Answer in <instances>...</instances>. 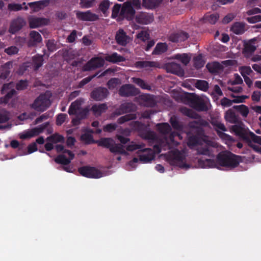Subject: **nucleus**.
I'll return each mask as SVG.
<instances>
[{
	"mask_svg": "<svg viewBox=\"0 0 261 261\" xmlns=\"http://www.w3.org/2000/svg\"><path fill=\"white\" fill-rule=\"evenodd\" d=\"M198 152L200 154L205 155L208 156L212 155V152L209 147L207 146L199 148Z\"/></svg>",
	"mask_w": 261,
	"mask_h": 261,
	"instance_id": "0e129e2a",
	"label": "nucleus"
},
{
	"mask_svg": "<svg viewBox=\"0 0 261 261\" xmlns=\"http://www.w3.org/2000/svg\"><path fill=\"white\" fill-rule=\"evenodd\" d=\"M79 172L83 176L90 178H99L102 177V172L95 167L85 166L78 169Z\"/></svg>",
	"mask_w": 261,
	"mask_h": 261,
	"instance_id": "39448f33",
	"label": "nucleus"
},
{
	"mask_svg": "<svg viewBox=\"0 0 261 261\" xmlns=\"http://www.w3.org/2000/svg\"><path fill=\"white\" fill-rule=\"evenodd\" d=\"M6 93V94L4 97L0 98V103H8L10 100L17 94V92L15 89H11V90Z\"/></svg>",
	"mask_w": 261,
	"mask_h": 261,
	"instance_id": "e433bc0d",
	"label": "nucleus"
},
{
	"mask_svg": "<svg viewBox=\"0 0 261 261\" xmlns=\"http://www.w3.org/2000/svg\"><path fill=\"white\" fill-rule=\"evenodd\" d=\"M81 101L79 99L72 102L68 109V112L69 115H76L79 110H80L81 108Z\"/></svg>",
	"mask_w": 261,
	"mask_h": 261,
	"instance_id": "7c9ffc66",
	"label": "nucleus"
},
{
	"mask_svg": "<svg viewBox=\"0 0 261 261\" xmlns=\"http://www.w3.org/2000/svg\"><path fill=\"white\" fill-rule=\"evenodd\" d=\"M67 115L64 113H60L58 115L56 119V124L57 125H61L66 120Z\"/></svg>",
	"mask_w": 261,
	"mask_h": 261,
	"instance_id": "680f3d73",
	"label": "nucleus"
},
{
	"mask_svg": "<svg viewBox=\"0 0 261 261\" xmlns=\"http://www.w3.org/2000/svg\"><path fill=\"white\" fill-rule=\"evenodd\" d=\"M210 72L212 73H218L223 70V66L219 62H214L212 63H207L206 66Z\"/></svg>",
	"mask_w": 261,
	"mask_h": 261,
	"instance_id": "c85d7f7f",
	"label": "nucleus"
},
{
	"mask_svg": "<svg viewBox=\"0 0 261 261\" xmlns=\"http://www.w3.org/2000/svg\"><path fill=\"white\" fill-rule=\"evenodd\" d=\"M46 140L53 143H57L58 142H63L64 141V138L62 135L58 133H55L48 136L46 138Z\"/></svg>",
	"mask_w": 261,
	"mask_h": 261,
	"instance_id": "58836bf2",
	"label": "nucleus"
},
{
	"mask_svg": "<svg viewBox=\"0 0 261 261\" xmlns=\"http://www.w3.org/2000/svg\"><path fill=\"white\" fill-rule=\"evenodd\" d=\"M116 42L120 45L125 46L128 42V36L122 29H119L115 36Z\"/></svg>",
	"mask_w": 261,
	"mask_h": 261,
	"instance_id": "4be33fe9",
	"label": "nucleus"
},
{
	"mask_svg": "<svg viewBox=\"0 0 261 261\" xmlns=\"http://www.w3.org/2000/svg\"><path fill=\"white\" fill-rule=\"evenodd\" d=\"M230 30L236 35H241L245 31V25L240 22H235L231 27Z\"/></svg>",
	"mask_w": 261,
	"mask_h": 261,
	"instance_id": "473e14b6",
	"label": "nucleus"
},
{
	"mask_svg": "<svg viewBox=\"0 0 261 261\" xmlns=\"http://www.w3.org/2000/svg\"><path fill=\"white\" fill-rule=\"evenodd\" d=\"M70 158H67L64 154H60L58 155L55 159L56 163L64 165H67L71 162Z\"/></svg>",
	"mask_w": 261,
	"mask_h": 261,
	"instance_id": "49530a36",
	"label": "nucleus"
},
{
	"mask_svg": "<svg viewBox=\"0 0 261 261\" xmlns=\"http://www.w3.org/2000/svg\"><path fill=\"white\" fill-rule=\"evenodd\" d=\"M195 87L201 91L206 92L209 87L208 83L204 80H197L195 84Z\"/></svg>",
	"mask_w": 261,
	"mask_h": 261,
	"instance_id": "c03bdc74",
	"label": "nucleus"
},
{
	"mask_svg": "<svg viewBox=\"0 0 261 261\" xmlns=\"http://www.w3.org/2000/svg\"><path fill=\"white\" fill-rule=\"evenodd\" d=\"M248 137L253 142L261 145V136H257L253 133L250 132Z\"/></svg>",
	"mask_w": 261,
	"mask_h": 261,
	"instance_id": "e2e57ef3",
	"label": "nucleus"
},
{
	"mask_svg": "<svg viewBox=\"0 0 261 261\" xmlns=\"http://www.w3.org/2000/svg\"><path fill=\"white\" fill-rule=\"evenodd\" d=\"M44 55L37 54L32 58V65L35 70H37L41 67L44 61Z\"/></svg>",
	"mask_w": 261,
	"mask_h": 261,
	"instance_id": "cd10ccee",
	"label": "nucleus"
},
{
	"mask_svg": "<svg viewBox=\"0 0 261 261\" xmlns=\"http://www.w3.org/2000/svg\"><path fill=\"white\" fill-rule=\"evenodd\" d=\"M42 5V1L32 2L28 4V5L32 9L33 12L39 11L41 9Z\"/></svg>",
	"mask_w": 261,
	"mask_h": 261,
	"instance_id": "4d7b16f0",
	"label": "nucleus"
},
{
	"mask_svg": "<svg viewBox=\"0 0 261 261\" xmlns=\"http://www.w3.org/2000/svg\"><path fill=\"white\" fill-rule=\"evenodd\" d=\"M167 45L165 43H158L152 51L153 55H161L167 50Z\"/></svg>",
	"mask_w": 261,
	"mask_h": 261,
	"instance_id": "c9c22d12",
	"label": "nucleus"
},
{
	"mask_svg": "<svg viewBox=\"0 0 261 261\" xmlns=\"http://www.w3.org/2000/svg\"><path fill=\"white\" fill-rule=\"evenodd\" d=\"M14 86L15 84L13 82H10L9 83L4 84L1 91V94H4L7 92L11 90V89H14Z\"/></svg>",
	"mask_w": 261,
	"mask_h": 261,
	"instance_id": "603ef678",
	"label": "nucleus"
},
{
	"mask_svg": "<svg viewBox=\"0 0 261 261\" xmlns=\"http://www.w3.org/2000/svg\"><path fill=\"white\" fill-rule=\"evenodd\" d=\"M105 61L100 57H94L90 59L83 67L84 71H88L100 68L104 65Z\"/></svg>",
	"mask_w": 261,
	"mask_h": 261,
	"instance_id": "9b49d317",
	"label": "nucleus"
},
{
	"mask_svg": "<svg viewBox=\"0 0 261 261\" xmlns=\"http://www.w3.org/2000/svg\"><path fill=\"white\" fill-rule=\"evenodd\" d=\"M136 118L137 115L136 114H126L119 118L117 120V122L120 124H122L128 121L136 119Z\"/></svg>",
	"mask_w": 261,
	"mask_h": 261,
	"instance_id": "37998d69",
	"label": "nucleus"
},
{
	"mask_svg": "<svg viewBox=\"0 0 261 261\" xmlns=\"http://www.w3.org/2000/svg\"><path fill=\"white\" fill-rule=\"evenodd\" d=\"M219 18V15L217 13L205 14L203 17L205 22H208L211 24H214L216 23Z\"/></svg>",
	"mask_w": 261,
	"mask_h": 261,
	"instance_id": "f704fd0d",
	"label": "nucleus"
},
{
	"mask_svg": "<svg viewBox=\"0 0 261 261\" xmlns=\"http://www.w3.org/2000/svg\"><path fill=\"white\" fill-rule=\"evenodd\" d=\"M76 16L79 20L82 21H94L99 19L98 15L88 10L86 12L77 11Z\"/></svg>",
	"mask_w": 261,
	"mask_h": 261,
	"instance_id": "ddd939ff",
	"label": "nucleus"
},
{
	"mask_svg": "<svg viewBox=\"0 0 261 261\" xmlns=\"http://www.w3.org/2000/svg\"><path fill=\"white\" fill-rule=\"evenodd\" d=\"M224 118L227 122L230 123L235 124L239 121L238 115L236 114L232 109H229L225 113Z\"/></svg>",
	"mask_w": 261,
	"mask_h": 261,
	"instance_id": "b1692460",
	"label": "nucleus"
},
{
	"mask_svg": "<svg viewBox=\"0 0 261 261\" xmlns=\"http://www.w3.org/2000/svg\"><path fill=\"white\" fill-rule=\"evenodd\" d=\"M169 122L174 129L179 132L183 130L184 125L178 120L176 116H172L170 119Z\"/></svg>",
	"mask_w": 261,
	"mask_h": 261,
	"instance_id": "c756f323",
	"label": "nucleus"
},
{
	"mask_svg": "<svg viewBox=\"0 0 261 261\" xmlns=\"http://www.w3.org/2000/svg\"><path fill=\"white\" fill-rule=\"evenodd\" d=\"M139 151L146 152V154H142L139 156V159L134 158L129 163L130 166L132 167H135V164L137 163L139 161L144 163H147L154 160V155L153 153L152 150L149 148H145L139 150Z\"/></svg>",
	"mask_w": 261,
	"mask_h": 261,
	"instance_id": "423d86ee",
	"label": "nucleus"
},
{
	"mask_svg": "<svg viewBox=\"0 0 261 261\" xmlns=\"http://www.w3.org/2000/svg\"><path fill=\"white\" fill-rule=\"evenodd\" d=\"M133 82L140 87L143 89L150 90L151 87L150 85H148L144 80L140 78L134 77L133 78Z\"/></svg>",
	"mask_w": 261,
	"mask_h": 261,
	"instance_id": "a19ab883",
	"label": "nucleus"
},
{
	"mask_svg": "<svg viewBox=\"0 0 261 261\" xmlns=\"http://www.w3.org/2000/svg\"><path fill=\"white\" fill-rule=\"evenodd\" d=\"M112 3L109 0H102L99 4L98 9L105 15H107L108 10Z\"/></svg>",
	"mask_w": 261,
	"mask_h": 261,
	"instance_id": "ea45409f",
	"label": "nucleus"
},
{
	"mask_svg": "<svg viewBox=\"0 0 261 261\" xmlns=\"http://www.w3.org/2000/svg\"><path fill=\"white\" fill-rule=\"evenodd\" d=\"M121 5L116 4L112 9V17L113 18H115L118 16H120V12L121 11Z\"/></svg>",
	"mask_w": 261,
	"mask_h": 261,
	"instance_id": "bf43d9fd",
	"label": "nucleus"
},
{
	"mask_svg": "<svg viewBox=\"0 0 261 261\" xmlns=\"http://www.w3.org/2000/svg\"><path fill=\"white\" fill-rule=\"evenodd\" d=\"M156 127L158 131L164 135H168L172 130L171 126L166 122L158 123Z\"/></svg>",
	"mask_w": 261,
	"mask_h": 261,
	"instance_id": "bb28decb",
	"label": "nucleus"
},
{
	"mask_svg": "<svg viewBox=\"0 0 261 261\" xmlns=\"http://www.w3.org/2000/svg\"><path fill=\"white\" fill-rule=\"evenodd\" d=\"M49 20L45 18L33 17L29 19V25L31 28H36L41 25H47Z\"/></svg>",
	"mask_w": 261,
	"mask_h": 261,
	"instance_id": "412c9836",
	"label": "nucleus"
},
{
	"mask_svg": "<svg viewBox=\"0 0 261 261\" xmlns=\"http://www.w3.org/2000/svg\"><path fill=\"white\" fill-rule=\"evenodd\" d=\"M232 108L239 112L244 117H246L249 114V109L244 105L233 106Z\"/></svg>",
	"mask_w": 261,
	"mask_h": 261,
	"instance_id": "4c0bfd02",
	"label": "nucleus"
},
{
	"mask_svg": "<svg viewBox=\"0 0 261 261\" xmlns=\"http://www.w3.org/2000/svg\"><path fill=\"white\" fill-rule=\"evenodd\" d=\"M194 66L197 69H200L204 66L205 62L202 59L201 54L198 55L193 59Z\"/></svg>",
	"mask_w": 261,
	"mask_h": 261,
	"instance_id": "a18cd8bd",
	"label": "nucleus"
},
{
	"mask_svg": "<svg viewBox=\"0 0 261 261\" xmlns=\"http://www.w3.org/2000/svg\"><path fill=\"white\" fill-rule=\"evenodd\" d=\"M137 110V106L132 102H125L122 103L119 108L116 111L118 115H121L127 113L134 112Z\"/></svg>",
	"mask_w": 261,
	"mask_h": 261,
	"instance_id": "6ab92c4d",
	"label": "nucleus"
},
{
	"mask_svg": "<svg viewBox=\"0 0 261 261\" xmlns=\"http://www.w3.org/2000/svg\"><path fill=\"white\" fill-rule=\"evenodd\" d=\"M120 84V80L118 78H111L107 82V86L109 89H113Z\"/></svg>",
	"mask_w": 261,
	"mask_h": 261,
	"instance_id": "09e8293b",
	"label": "nucleus"
},
{
	"mask_svg": "<svg viewBox=\"0 0 261 261\" xmlns=\"http://www.w3.org/2000/svg\"><path fill=\"white\" fill-rule=\"evenodd\" d=\"M189 37V34L187 33L180 31L170 34L168 39L172 42H179L185 41Z\"/></svg>",
	"mask_w": 261,
	"mask_h": 261,
	"instance_id": "aec40b11",
	"label": "nucleus"
},
{
	"mask_svg": "<svg viewBox=\"0 0 261 261\" xmlns=\"http://www.w3.org/2000/svg\"><path fill=\"white\" fill-rule=\"evenodd\" d=\"M241 162V156L230 151L220 152L217 155L216 161L214 159H199L198 163L202 168H218V165L222 167L235 168Z\"/></svg>",
	"mask_w": 261,
	"mask_h": 261,
	"instance_id": "f257e3e1",
	"label": "nucleus"
},
{
	"mask_svg": "<svg viewBox=\"0 0 261 261\" xmlns=\"http://www.w3.org/2000/svg\"><path fill=\"white\" fill-rule=\"evenodd\" d=\"M184 157L178 150L172 152L167 158V160L171 165L179 167L180 168H184L189 166L184 162Z\"/></svg>",
	"mask_w": 261,
	"mask_h": 261,
	"instance_id": "20e7f679",
	"label": "nucleus"
},
{
	"mask_svg": "<svg viewBox=\"0 0 261 261\" xmlns=\"http://www.w3.org/2000/svg\"><path fill=\"white\" fill-rule=\"evenodd\" d=\"M81 101L79 99L72 102L68 109V112L69 115H76L79 110H80L81 108Z\"/></svg>",
	"mask_w": 261,
	"mask_h": 261,
	"instance_id": "2f4dec72",
	"label": "nucleus"
},
{
	"mask_svg": "<svg viewBox=\"0 0 261 261\" xmlns=\"http://www.w3.org/2000/svg\"><path fill=\"white\" fill-rule=\"evenodd\" d=\"M30 39L28 41V46H35L41 42L42 38L41 35L37 31H32L30 33Z\"/></svg>",
	"mask_w": 261,
	"mask_h": 261,
	"instance_id": "5701e85b",
	"label": "nucleus"
},
{
	"mask_svg": "<svg viewBox=\"0 0 261 261\" xmlns=\"http://www.w3.org/2000/svg\"><path fill=\"white\" fill-rule=\"evenodd\" d=\"M211 124L214 126L216 131V129L223 132L227 131V128H226L224 124L217 120H212L211 121Z\"/></svg>",
	"mask_w": 261,
	"mask_h": 261,
	"instance_id": "de8ad7c7",
	"label": "nucleus"
},
{
	"mask_svg": "<svg viewBox=\"0 0 261 261\" xmlns=\"http://www.w3.org/2000/svg\"><path fill=\"white\" fill-rule=\"evenodd\" d=\"M109 93L106 88L100 86L93 89L90 93V97L95 101H102L108 96Z\"/></svg>",
	"mask_w": 261,
	"mask_h": 261,
	"instance_id": "9d476101",
	"label": "nucleus"
},
{
	"mask_svg": "<svg viewBox=\"0 0 261 261\" xmlns=\"http://www.w3.org/2000/svg\"><path fill=\"white\" fill-rule=\"evenodd\" d=\"M255 38L249 40L244 44V48L243 54L245 57H249L251 56L256 49V46L255 45Z\"/></svg>",
	"mask_w": 261,
	"mask_h": 261,
	"instance_id": "2eb2a0df",
	"label": "nucleus"
},
{
	"mask_svg": "<svg viewBox=\"0 0 261 261\" xmlns=\"http://www.w3.org/2000/svg\"><path fill=\"white\" fill-rule=\"evenodd\" d=\"M95 0H80V5L83 8H89L93 7Z\"/></svg>",
	"mask_w": 261,
	"mask_h": 261,
	"instance_id": "5fc2aeb1",
	"label": "nucleus"
},
{
	"mask_svg": "<svg viewBox=\"0 0 261 261\" xmlns=\"http://www.w3.org/2000/svg\"><path fill=\"white\" fill-rule=\"evenodd\" d=\"M135 66L137 68H143L155 66V63L152 61H137L135 63Z\"/></svg>",
	"mask_w": 261,
	"mask_h": 261,
	"instance_id": "79ce46f5",
	"label": "nucleus"
},
{
	"mask_svg": "<svg viewBox=\"0 0 261 261\" xmlns=\"http://www.w3.org/2000/svg\"><path fill=\"white\" fill-rule=\"evenodd\" d=\"M18 48L15 46H11L5 49V52L9 55H15L18 53Z\"/></svg>",
	"mask_w": 261,
	"mask_h": 261,
	"instance_id": "338daca9",
	"label": "nucleus"
},
{
	"mask_svg": "<svg viewBox=\"0 0 261 261\" xmlns=\"http://www.w3.org/2000/svg\"><path fill=\"white\" fill-rule=\"evenodd\" d=\"M240 71L243 77L248 76L253 73L250 66H242L240 68Z\"/></svg>",
	"mask_w": 261,
	"mask_h": 261,
	"instance_id": "864d4df0",
	"label": "nucleus"
},
{
	"mask_svg": "<svg viewBox=\"0 0 261 261\" xmlns=\"http://www.w3.org/2000/svg\"><path fill=\"white\" fill-rule=\"evenodd\" d=\"M188 101L191 106L198 111H207V107L204 101L199 96L194 94H191L188 97Z\"/></svg>",
	"mask_w": 261,
	"mask_h": 261,
	"instance_id": "1a4fd4ad",
	"label": "nucleus"
},
{
	"mask_svg": "<svg viewBox=\"0 0 261 261\" xmlns=\"http://www.w3.org/2000/svg\"><path fill=\"white\" fill-rule=\"evenodd\" d=\"M135 10L132 5L130 2H125L121 7L120 12V17L127 20H132L135 17Z\"/></svg>",
	"mask_w": 261,
	"mask_h": 261,
	"instance_id": "6e6552de",
	"label": "nucleus"
},
{
	"mask_svg": "<svg viewBox=\"0 0 261 261\" xmlns=\"http://www.w3.org/2000/svg\"><path fill=\"white\" fill-rule=\"evenodd\" d=\"M138 94L137 89L131 84L122 85L119 90V94L122 97L135 96Z\"/></svg>",
	"mask_w": 261,
	"mask_h": 261,
	"instance_id": "f8f14e48",
	"label": "nucleus"
},
{
	"mask_svg": "<svg viewBox=\"0 0 261 261\" xmlns=\"http://www.w3.org/2000/svg\"><path fill=\"white\" fill-rule=\"evenodd\" d=\"M25 24V22L23 18L17 17L11 21L9 32L12 34H14L20 30Z\"/></svg>",
	"mask_w": 261,
	"mask_h": 261,
	"instance_id": "4468645a",
	"label": "nucleus"
},
{
	"mask_svg": "<svg viewBox=\"0 0 261 261\" xmlns=\"http://www.w3.org/2000/svg\"><path fill=\"white\" fill-rule=\"evenodd\" d=\"M48 122H45L38 127L33 128L30 131L27 132L26 133L23 134L21 136V138L28 139L37 136L41 133H42L43 131V130L48 126Z\"/></svg>",
	"mask_w": 261,
	"mask_h": 261,
	"instance_id": "a211bd4d",
	"label": "nucleus"
},
{
	"mask_svg": "<svg viewBox=\"0 0 261 261\" xmlns=\"http://www.w3.org/2000/svg\"><path fill=\"white\" fill-rule=\"evenodd\" d=\"M96 142L99 146L109 149L112 153L127 154L124 146L121 144H116L114 140L111 138H102L96 141Z\"/></svg>",
	"mask_w": 261,
	"mask_h": 261,
	"instance_id": "f03ea898",
	"label": "nucleus"
},
{
	"mask_svg": "<svg viewBox=\"0 0 261 261\" xmlns=\"http://www.w3.org/2000/svg\"><path fill=\"white\" fill-rule=\"evenodd\" d=\"M205 143L208 146H212V142L208 140L207 136L199 135L197 133L196 135L190 136L188 139V145L189 146H196L198 145H202Z\"/></svg>",
	"mask_w": 261,
	"mask_h": 261,
	"instance_id": "0eeeda50",
	"label": "nucleus"
},
{
	"mask_svg": "<svg viewBox=\"0 0 261 261\" xmlns=\"http://www.w3.org/2000/svg\"><path fill=\"white\" fill-rule=\"evenodd\" d=\"M89 109L87 107L84 109H80L76 115L82 120L87 117L89 115Z\"/></svg>",
	"mask_w": 261,
	"mask_h": 261,
	"instance_id": "6e6d98bb",
	"label": "nucleus"
},
{
	"mask_svg": "<svg viewBox=\"0 0 261 261\" xmlns=\"http://www.w3.org/2000/svg\"><path fill=\"white\" fill-rule=\"evenodd\" d=\"M28 82L27 80H20L16 85V88L18 90H23L27 88Z\"/></svg>",
	"mask_w": 261,
	"mask_h": 261,
	"instance_id": "052dcab7",
	"label": "nucleus"
},
{
	"mask_svg": "<svg viewBox=\"0 0 261 261\" xmlns=\"http://www.w3.org/2000/svg\"><path fill=\"white\" fill-rule=\"evenodd\" d=\"M107 109L108 107L106 103L95 104L92 106L91 111L95 116H99Z\"/></svg>",
	"mask_w": 261,
	"mask_h": 261,
	"instance_id": "393cba45",
	"label": "nucleus"
},
{
	"mask_svg": "<svg viewBox=\"0 0 261 261\" xmlns=\"http://www.w3.org/2000/svg\"><path fill=\"white\" fill-rule=\"evenodd\" d=\"M208 125V122L202 119L191 121L189 124V127L196 129V133L199 135H203L204 134L202 126H207Z\"/></svg>",
	"mask_w": 261,
	"mask_h": 261,
	"instance_id": "dca6fc26",
	"label": "nucleus"
},
{
	"mask_svg": "<svg viewBox=\"0 0 261 261\" xmlns=\"http://www.w3.org/2000/svg\"><path fill=\"white\" fill-rule=\"evenodd\" d=\"M137 37L143 41H145L149 39V35L147 32L142 31L137 35Z\"/></svg>",
	"mask_w": 261,
	"mask_h": 261,
	"instance_id": "774afa93",
	"label": "nucleus"
},
{
	"mask_svg": "<svg viewBox=\"0 0 261 261\" xmlns=\"http://www.w3.org/2000/svg\"><path fill=\"white\" fill-rule=\"evenodd\" d=\"M105 60L111 63H117L125 61V58L122 56L119 55L117 53H113L111 55H107L105 56Z\"/></svg>",
	"mask_w": 261,
	"mask_h": 261,
	"instance_id": "a878e982",
	"label": "nucleus"
},
{
	"mask_svg": "<svg viewBox=\"0 0 261 261\" xmlns=\"http://www.w3.org/2000/svg\"><path fill=\"white\" fill-rule=\"evenodd\" d=\"M81 140L88 144L94 142L92 135L86 133L81 135Z\"/></svg>",
	"mask_w": 261,
	"mask_h": 261,
	"instance_id": "3c124183",
	"label": "nucleus"
},
{
	"mask_svg": "<svg viewBox=\"0 0 261 261\" xmlns=\"http://www.w3.org/2000/svg\"><path fill=\"white\" fill-rule=\"evenodd\" d=\"M117 126L116 123H109L103 126V130L105 132L111 133L116 130Z\"/></svg>",
	"mask_w": 261,
	"mask_h": 261,
	"instance_id": "69168bd1",
	"label": "nucleus"
},
{
	"mask_svg": "<svg viewBox=\"0 0 261 261\" xmlns=\"http://www.w3.org/2000/svg\"><path fill=\"white\" fill-rule=\"evenodd\" d=\"M144 146V144H138L134 142H132L130 144L126 146V150L129 151H134L138 149H142Z\"/></svg>",
	"mask_w": 261,
	"mask_h": 261,
	"instance_id": "13d9d810",
	"label": "nucleus"
},
{
	"mask_svg": "<svg viewBox=\"0 0 261 261\" xmlns=\"http://www.w3.org/2000/svg\"><path fill=\"white\" fill-rule=\"evenodd\" d=\"M12 67V63L11 62H8L2 67V71L0 74V79L5 80L10 73V68Z\"/></svg>",
	"mask_w": 261,
	"mask_h": 261,
	"instance_id": "72a5a7b5",
	"label": "nucleus"
},
{
	"mask_svg": "<svg viewBox=\"0 0 261 261\" xmlns=\"http://www.w3.org/2000/svg\"><path fill=\"white\" fill-rule=\"evenodd\" d=\"M181 112L184 114L185 115L188 116L189 117L192 118H197L198 116V115L194 112L192 110L184 108L181 109Z\"/></svg>",
	"mask_w": 261,
	"mask_h": 261,
	"instance_id": "8fccbe9b",
	"label": "nucleus"
},
{
	"mask_svg": "<svg viewBox=\"0 0 261 261\" xmlns=\"http://www.w3.org/2000/svg\"><path fill=\"white\" fill-rule=\"evenodd\" d=\"M50 102L48 98L45 94H41L37 97L31 108L37 112L45 111L50 106Z\"/></svg>",
	"mask_w": 261,
	"mask_h": 261,
	"instance_id": "7ed1b4c3",
	"label": "nucleus"
},
{
	"mask_svg": "<svg viewBox=\"0 0 261 261\" xmlns=\"http://www.w3.org/2000/svg\"><path fill=\"white\" fill-rule=\"evenodd\" d=\"M136 21L141 24H148L153 20L152 14L146 12H140L136 16Z\"/></svg>",
	"mask_w": 261,
	"mask_h": 261,
	"instance_id": "f3484780",
	"label": "nucleus"
}]
</instances>
